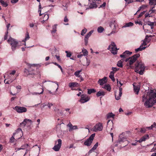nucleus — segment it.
<instances>
[{
	"label": "nucleus",
	"instance_id": "f257e3e1",
	"mask_svg": "<svg viewBox=\"0 0 156 156\" xmlns=\"http://www.w3.org/2000/svg\"><path fill=\"white\" fill-rule=\"evenodd\" d=\"M142 101L144 102V105L147 108L151 107L156 103V93L152 90L144 94L142 97Z\"/></svg>",
	"mask_w": 156,
	"mask_h": 156
},
{
	"label": "nucleus",
	"instance_id": "f03ea898",
	"mask_svg": "<svg viewBox=\"0 0 156 156\" xmlns=\"http://www.w3.org/2000/svg\"><path fill=\"white\" fill-rule=\"evenodd\" d=\"M135 71L140 75L144 74L145 66L144 64L141 61H137L135 64Z\"/></svg>",
	"mask_w": 156,
	"mask_h": 156
},
{
	"label": "nucleus",
	"instance_id": "7ed1b4c3",
	"mask_svg": "<svg viewBox=\"0 0 156 156\" xmlns=\"http://www.w3.org/2000/svg\"><path fill=\"white\" fill-rule=\"evenodd\" d=\"M7 41L11 45V49L13 51H14L20 46L19 42L16 39L12 37H10L8 40Z\"/></svg>",
	"mask_w": 156,
	"mask_h": 156
},
{
	"label": "nucleus",
	"instance_id": "20e7f679",
	"mask_svg": "<svg viewBox=\"0 0 156 156\" xmlns=\"http://www.w3.org/2000/svg\"><path fill=\"white\" fill-rule=\"evenodd\" d=\"M140 55L139 54H136L130 57L126 58L125 61L127 62V65L129 66L130 67H132V65L137 60Z\"/></svg>",
	"mask_w": 156,
	"mask_h": 156
},
{
	"label": "nucleus",
	"instance_id": "39448f33",
	"mask_svg": "<svg viewBox=\"0 0 156 156\" xmlns=\"http://www.w3.org/2000/svg\"><path fill=\"white\" fill-rule=\"evenodd\" d=\"M34 86L36 90H38V89H41V92H33L32 93L33 95H37V94H42L44 92V90L43 88V87L42 86L40 83H35L34 85Z\"/></svg>",
	"mask_w": 156,
	"mask_h": 156
},
{
	"label": "nucleus",
	"instance_id": "423d86ee",
	"mask_svg": "<svg viewBox=\"0 0 156 156\" xmlns=\"http://www.w3.org/2000/svg\"><path fill=\"white\" fill-rule=\"evenodd\" d=\"M95 136V134H92L86 140L84 143V145L87 146H90L92 143L94 137Z\"/></svg>",
	"mask_w": 156,
	"mask_h": 156
},
{
	"label": "nucleus",
	"instance_id": "0eeeda50",
	"mask_svg": "<svg viewBox=\"0 0 156 156\" xmlns=\"http://www.w3.org/2000/svg\"><path fill=\"white\" fill-rule=\"evenodd\" d=\"M108 49L111 51V52L115 55L117 54L118 49L116 47L115 44L113 42H112L111 44L109 46Z\"/></svg>",
	"mask_w": 156,
	"mask_h": 156
},
{
	"label": "nucleus",
	"instance_id": "6e6552de",
	"mask_svg": "<svg viewBox=\"0 0 156 156\" xmlns=\"http://www.w3.org/2000/svg\"><path fill=\"white\" fill-rule=\"evenodd\" d=\"M108 49L111 51V52L115 55L117 54L118 49L116 47L115 44L113 42H112L111 44L109 46Z\"/></svg>",
	"mask_w": 156,
	"mask_h": 156
},
{
	"label": "nucleus",
	"instance_id": "1a4fd4ad",
	"mask_svg": "<svg viewBox=\"0 0 156 156\" xmlns=\"http://www.w3.org/2000/svg\"><path fill=\"white\" fill-rule=\"evenodd\" d=\"M14 109L16 110L18 113H20L25 112L27 111V108L23 107L16 106L14 108Z\"/></svg>",
	"mask_w": 156,
	"mask_h": 156
},
{
	"label": "nucleus",
	"instance_id": "9d476101",
	"mask_svg": "<svg viewBox=\"0 0 156 156\" xmlns=\"http://www.w3.org/2000/svg\"><path fill=\"white\" fill-rule=\"evenodd\" d=\"M58 144L55 145L52 149L55 151H57L59 150L62 145V141L61 139H58L57 140Z\"/></svg>",
	"mask_w": 156,
	"mask_h": 156
},
{
	"label": "nucleus",
	"instance_id": "9b49d317",
	"mask_svg": "<svg viewBox=\"0 0 156 156\" xmlns=\"http://www.w3.org/2000/svg\"><path fill=\"white\" fill-rule=\"evenodd\" d=\"M81 97V99L79 101L81 103L87 102L90 99V98L85 95H82Z\"/></svg>",
	"mask_w": 156,
	"mask_h": 156
},
{
	"label": "nucleus",
	"instance_id": "f8f14e48",
	"mask_svg": "<svg viewBox=\"0 0 156 156\" xmlns=\"http://www.w3.org/2000/svg\"><path fill=\"white\" fill-rule=\"evenodd\" d=\"M21 132L22 130L21 129H18L15 132L13 133L12 136L11 137L10 140V142L11 143H13L14 142L15 140L14 137L15 135H17L19 133H20Z\"/></svg>",
	"mask_w": 156,
	"mask_h": 156
},
{
	"label": "nucleus",
	"instance_id": "ddd939ff",
	"mask_svg": "<svg viewBox=\"0 0 156 156\" xmlns=\"http://www.w3.org/2000/svg\"><path fill=\"white\" fill-rule=\"evenodd\" d=\"M30 68H29V73H33V75L35 74V70L37 69L35 64H32L29 65Z\"/></svg>",
	"mask_w": 156,
	"mask_h": 156
},
{
	"label": "nucleus",
	"instance_id": "4468645a",
	"mask_svg": "<svg viewBox=\"0 0 156 156\" xmlns=\"http://www.w3.org/2000/svg\"><path fill=\"white\" fill-rule=\"evenodd\" d=\"M107 81V77H104L103 78L101 79H100L98 81V83L100 84L101 86H103L104 84H105Z\"/></svg>",
	"mask_w": 156,
	"mask_h": 156
},
{
	"label": "nucleus",
	"instance_id": "2eb2a0df",
	"mask_svg": "<svg viewBox=\"0 0 156 156\" xmlns=\"http://www.w3.org/2000/svg\"><path fill=\"white\" fill-rule=\"evenodd\" d=\"M132 53V52H130L129 51H126L122 55H120V57L121 58H125L128 56V55H130Z\"/></svg>",
	"mask_w": 156,
	"mask_h": 156
},
{
	"label": "nucleus",
	"instance_id": "dca6fc26",
	"mask_svg": "<svg viewBox=\"0 0 156 156\" xmlns=\"http://www.w3.org/2000/svg\"><path fill=\"white\" fill-rule=\"evenodd\" d=\"M122 88L120 87H119V95L117 96L116 94V93H115V99L116 100H119L120 99V97L121 96L122 93Z\"/></svg>",
	"mask_w": 156,
	"mask_h": 156
},
{
	"label": "nucleus",
	"instance_id": "f3484780",
	"mask_svg": "<svg viewBox=\"0 0 156 156\" xmlns=\"http://www.w3.org/2000/svg\"><path fill=\"white\" fill-rule=\"evenodd\" d=\"M117 23L115 20H112L110 23V26L113 30H115L116 28Z\"/></svg>",
	"mask_w": 156,
	"mask_h": 156
},
{
	"label": "nucleus",
	"instance_id": "a211bd4d",
	"mask_svg": "<svg viewBox=\"0 0 156 156\" xmlns=\"http://www.w3.org/2000/svg\"><path fill=\"white\" fill-rule=\"evenodd\" d=\"M149 138L148 135L147 134H146L142 136L140 140L137 141V142L139 143H141L143 141H145L146 139H148Z\"/></svg>",
	"mask_w": 156,
	"mask_h": 156
},
{
	"label": "nucleus",
	"instance_id": "6ab92c4d",
	"mask_svg": "<svg viewBox=\"0 0 156 156\" xmlns=\"http://www.w3.org/2000/svg\"><path fill=\"white\" fill-rule=\"evenodd\" d=\"M69 86L71 87L72 90H74L72 87H79V84L76 82H72L69 83Z\"/></svg>",
	"mask_w": 156,
	"mask_h": 156
},
{
	"label": "nucleus",
	"instance_id": "aec40b11",
	"mask_svg": "<svg viewBox=\"0 0 156 156\" xmlns=\"http://www.w3.org/2000/svg\"><path fill=\"white\" fill-rule=\"evenodd\" d=\"M102 87L109 91H110L111 90V86L109 84H105L102 86Z\"/></svg>",
	"mask_w": 156,
	"mask_h": 156
},
{
	"label": "nucleus",
	"instance_id": "412c9836",
	"mask_svg": "<svg viewBox=\"0 0 156 156\" xmlns=\"http://www.w3.org/2000/svg\"><path fill=\"white\" fill-rule=\"evenodd\" d=\"M115 72L113 71H111L109 75V77L113 81H115V79L114 77V74Z\"/></svg>",
	"mask_w": 156,
	"mask_h": 156
},
{
	"label": "nucleus",
	"instance_id": "4be33fe9",
	"mask_svg": "<svg viewBox=\"0 0 156 156\" xmlns=\"http://www.w3.org/2000/svg\"><path fill=\"white\" fill-rule=\"evenodd\" d=\"M133 88L134 92L136 93V94H138L140 90V88L138 87H136L133 85Z\"/></svg>",
	"mask_w": 156,
	"mask_h": 156
},
{
	"label": "nucleus",
	"instance_id": "5701e85b",
	"mask_svg": "<svg viewBox=\"0 0 156 156\" xmlns=\"http://www.w3.org/2000/svg\"><path fill=\"white\" fill-rule=\"evenodd\" d=\"M103 128V126L102 124L101 123H98V131H101Z\"/></svg>",
	"mask_w": 156,
	"mask_h": 156
},
{
	"label": "nucleus",
	"instance_id": "b1692460",
	"mask_svg": "<svg viewBox=\"0 0 156 156\" xmlns=\"http://www.w3.org/2000/svg\"><path fill=\"white\" fill-rule=\"evenodd\" d=\"M24 73L27 76L31 75H33V73H29V69H25Z\"/></svg>",
	"mask_w": 156,
	"mask_h": 156
},
{
	"label": "nucleus",
	"instance_id": "393cba45",
	"mask_svg": "<svg viewBox=\"0 0 156 156\" xmlns=\"http://www.w3.org/2000/svg\"><path fill=\"white\" fill-rule=\"evenodd\" d=\"M133 25V23L130 22L126 23L123 27H128L131 26H132Z\"/></svg>",
	"mask_w": 156,
	"mask_h": 156
},
{
	"label": "nucleus",
	"instance_id": "a878e982",
	"mask_svg": "<svg viewBox=\"0 0 156 156\" xmlns=\"http://www.w3.org/2000/svg\"><path fill=\"white\" fill-rule=\"evenodd\" d=\"M156 128V123L154 122L153 124H152L151 126L149 127H147L146 128L148 129H152L153 128Z\"/></svg>",
	"mask_w": 156,
	"mask_h": 156
},
{
	"label": "nucleus",
	"instance_id": "bb28decb",
	"mask_svg": "<svg viewBox=\"0 0 156 156\" xmlns=\"http://www.w3.org/2000/svg\"><path fill=\"white\" fill-rule=\"evenodd\" d=\"M146 47H141V46H140V47L135 49V51L136 52L139 51H141L145 49Z\"/></svg>",
	"mask_w": 156,
	"mask_h": 156
},
{
	"label": "nucleus",
	"instance_id": "cd10ccee",
	"mask_svg": "<svg viewBox=\"0 0 156 156\" xmlns=\"http://www.w3.org/2000/svg\"><path fill=\"white\" fill-rule=\"evenodd\" d=\"M106 94V92L100 90L98 91V96H104Z\"/></svg>",
	"mask_w": 156,
	"mask_h": 156
},
{
	"label": "nucleus",
	"instance_id": "c85d7f7f",
	"mask_svg": "<svg viewBox=\"0 0 156 156\" xmlns=\"http://www.w3.org/2000/svg\"><path fill=\"white\" fill-rule=\"evenodd\" d=\"M97 7V5L94 2H93L92 3H90L89 5V8L90 9H92L94 8H96Z\"/></svg>",
	"mask_w": 156,
	"mask_h": 156
},
{
	"label": "nucleus",
	"instance_id": "c756f323",
	"mask_svg": "<svg viewBox=\"0 0 156 156\" xmlns=\"http://www.w3.org/2000/svg\"><path fill=\"white\" fill-rule=\"evenodd\" d=\"M57 25L55 24L53 26L52 30L51 31V32L52 34L55 33L57 31Z\"/></svg>",
	"mask_w": 156,
	"mask_h": 156
},
{
	"label": "nucleus",
	"instance_id": "7c9ffc66",
	"mask_svg": "<svg viewBox=\"0 0 156 156\" xmlns=\"http://www.w3.org/2000/svg\"><path fill=\"white\" fill-rule=\"evenodd\" d=\"M87 90V93L89 94H91L92 93H95L96 92V90L94 89H88Z\"/></svg>",
	"mask_w": 156,
	"mask_h": 156
},
{
	"label": "nucleus",
	"instance_id": "2f4dec72",
	"mask_svg": "<svg viewBox=\"0 0 156 156\" xmlns=\"http://www.w3.org/2000/svg\"><path fill=\"white\" fill-rule=\"evenodd\" d=\"M82 71V70H79L76 72L74 73V75L78 77H80L81 76L80 75V73H81Z\"/></svg>",
	"mask_w": 156,
	"mask_h": 156
},
{
	"label": "nucleus",
	"instance_id": "473e14b6",
	"mask_svg": "<svg viewBox=\"0 0 156 156\" xmlns=\"http://www.w3.org/2000/svg\"><path fill=\"white\" fill-rule=\"evenodd\" d=\"M98 147V143H96L93 147L89 151L90 153L94 151Z\"/></svg>",
	"mask_w": 156,
	"mask_h": 156
},
{
	"label": "nucleus",
	"instance_id": "72a5a7b5",
	"mask_svg": "<svg viewBox=\"0 0 156 156\" xmlns=\"http://www.w3.org/2000/svg\"><path fill=\"white\" fill-rule=\"evenodd\" d=\"M115 116V115L112 112L109 113L107 115V117L108 118H113Z\"/></svg>",
	"mask_w": 156,
	"mask_h": 156
},
{
	"label": "nucleus",
	"instance_id": "f704fd0d",
	"mask_svg": "<svg viewBox=\"0 0 156 156\" xmlns=\"http://www.w3.org/2000/svg\"><path fill=\"white\" fill-rule=\"evenodd\" d=\"M149 1L150 5H156V0H149Z\"/></svg>",
	"mask_w": 156,
	"mask_h": 156
},
{
	"label": "nucleus",
	"instance_id": "c9c22d12",
	"mask_svg": "<svg viewBox=\"0 0 156 156\" xmlns=\"http://www.w3.org/2000/svg\"><path fill=\"white\" fill-rule=\"evenodd\" d=\"M0 3H1L3 6L5 7L7 6L8 5V4L6 2H5L2 0H0Z\"/></svg>",
	"mask_w": 156,
	"mask_h": 156
},
{
	"label": "nucleus",
	"instance_id": "e433bc0d",
	"mask_svg": "<svg viewBox=\"0 0 156 156\" xmlns=\"http://www.w3.org/2000/svg\"><path fill=\"white\" fill-rule=\"evenodd\" d=\"M54 83H56L57 85V87L56 88V90L55 91V92H51L50 90H48V91L49 93L52 94H55V93H56V91L58 89V83L57 82H54Z\"/></svg>",
	"mask_w": 156,
	"mask_h": 156
},
{
	"label": "nucleus",
	"instance_id": "4c0bfd02",
	"mask_svg": "<svg viewBox=\"0 0 156 156\" xmlns=\"http://www.w3.org/2000/svg\"><path fill=\"white\" fill-rule=\"evenodd\" d=\"M82 52L84 56H87L88 55V52L87 50L84 48H83L82 50Z\"/></svg>",
	"mask_w": 156,
	"mask_h": 156
},
{
	"label": "nucleus",
	"instance_id": "58836bf2",
	"mask_svg": "<svg viewBox=\"0 0 156 156\" xmlns=\"http://www.w3.org/2000/svg\"><path fill=\"white\" fill-rule=\"evenodd\" d=\"M48 18H49V15L47 14H45L44 15V17H43V23H44V21L47 20L48 19Z\"/></svg>",
	"mask_w": 156,
	"mask_h": 156
},
{
	"label": "nucleus",
	"instance_id": "ea45409f",
	"mask_svg": "<svg viewBox=\"0 0 156 156\" xmlns=\"http://www.w3.org/2000/svg\"><path fill=\"white\" fill-rule=\"evenodd\" d=\"M13 81V80L12 79H10L7 81L6 79H5L4 80V82L5 84H9L12 83Z\"/></svg>",
	"mask_w": 156,
	"mask_h": 156
},
{
	"label": "nucleus",
	"instance_id": "a19ab883",
	"mask_svg": "<svg viewBox=\"0 0 156 156\" xmlns=\"http://www.w3.org/2000/svg\"><path fill=\"white\" fill-rule=\"evenodd\" d=\"M104 30V29L103 27L101 26L98 27V32L101 33Z\"/></svg>",
	"mask_w": 156,
	"mask_h": 156
},
{
	"label": "nucleus",
	"instance_id": "79ce46f5",
	"mask_svg": "<svg viewBox=\"0 0 156 156\" xmlns=\"http://www.w3.org/2000/svg\"><path fill=\"white\" fill-rule=\"evenodd\" d=\"M93 30L90 31L85 36V37L88 39L89 37L91 36V34L93 33Z\"/></svg>",
	"mask_w": 156,
	"mask_h": 156
},
{
	"label": "nucleus",
	"instance_id": "37998d69",
	"mask_svg": "<svg viewBox=\"0 0 156 156\" xmlns=\"http://www.w3.org/2000/svg\"><path fill=\"white\" fill-rule=\"evenodd\" d=\"M41 3H40L39 5V10L38 12H40L39 13V16H41L43 13H41Z\"/></svg>",
	"mask_w": 156,
	"mask_h": 156
},
{
	"label": "nucleus",
	"instance_id": "c03bdc74",
	"mask_svg": "<svg viewBox=\"0 0 156 156\" xmlns=\"http://www.w3.org/2000/svg\"><path fill=\"white\" fill-rule=\"evenodd\" d=\"M117 66L119 67H122V62L121 60L117 62Z\"/></svg>",
	"mask_w": 156,
	"mask_h": 156
},
{
	"label": "nucleus",
	"instance_id": "a18cd8bd",
	"mask_svg": "<svg viewBox=\"0 0 156 156\" xmlns=\"http://www.w3.org/2000/svg\"><path fill=\"white\" fill-rule=\"evenodd\" d=\"M53 105V104L51 103H48V104H45L43 105V107H45L46 106H47L48 108L50 109L51 108V106Z\"/></svg>",
	"mask_w": 156,
	"mask_h": 156
},
{
	"label": "nucleus",
	"instance_id": "49530a36",
	"mask_svg": "<svg viewBox=\"0 0 156 156\" xmlns=\"http://www.w3.org/2000/svg\"><path fill=\"white\" fill-rule=\"evenodd\" d=\"M78 129L77 126H73L72 128L71 129H69V131H72L74 129Z\"/></svg>",
	"mask_w": 156,
	"mask_h": 156
},
{
	"label": "nucleus",
	"instance_id": "de8ad7c7",
	"mask_svg": "<svg viewBox=\"0 0 156 156\" xmlns=\"http://www.w3.org/2000/svg\"><path fill=\"white\" fill-rule=\"evenodd\" d=\"M30 38L29 33L27 32L26 34V37L25 38V40H23V41L25 42L27 40H28Z\"/></svg>",
	"mask_w": 156,
	"mask_h": 156
},
{
	"label": "nucleus",
	"instance_id": "09e8293b",
	"mask_svg": "<svg viewBox=\"0 0 156 156\" xmlns=\"http://www.w3.org/2000/svg\"><path fill=\"white\" fill-rule=\"evenodd\" d=\"M87 30L86 28H84L82 30L81 34L82 35H83L87 32Z\"/></svg>",
	"mask_w": 156,
	"mask_h": 156
},
{
	"label": "nucleus",
	"instance_id": "8fccbe9b",
	"mask_svg": "<svg viewBox=\"0 0 156 156\" xmlns=\"http://www.w3.org/2000/svg\"><path fill=\"white\" fill-rule=\"evenodd\" d=\"M65 52L66 53V56L70 57L72 55V53L70 52H69L68 51H66Z\"/></svg>",
	"mask_w": 156,
	"mask_h": 156
},
{
	"label": "nucleus",
	"instance_id": "3c124183",
	"mask_svg": "<svg viewBox=\"0 0 156 156\" xmlns=\"http://www.w3.org/2000/svg\"><path fill=\"white\" fill-rule=\"evenodd\" d=\"M27 122V119H26L24 120L23 122L21 123L20 124L21 125H23V126H24L26 125Z\"/></svg>",
	"mask_w": 156,
	"mask_h": 156
},
{
	"label": "nucleus",
	"instance_id": "603ef678",
	"mask_svg": "<svg viewBox=\"0 0 156 156\" xmlns=\"http://www.w3.org/2000/svg\"><path fill=\"white\" fill-rule=\"evenodd\" d=\"M63 123H60V124H58L57 126H56V129L57 130H59L61 129V125Z\"/></svg>",
	"mask_w": 156,
	"mask_h": 156
},
{
	"label": "nucleus",
	"instance_id": "864d4df0",
	"mask_svg": "<svg viewBox=\"0 0 156 156\" xmlns=\"http://www.w3.org/2000/svg\"><path fill=\"white\" fill-rule=\"evenodd\" d=\"M146 129H147V128H146H146H141L140 132L141 133H144L146 132Z\"/></svg>",
	"mask_w": 156,
	"mask_h": 156
},
{
	"label": "nucleus",
	"instance_id": "5fc2aeb1",
	"mask_svg": "<svg viewBox=\"0 0 156 156\" xmlns=\"http://www.w3.org/2000/svg\"><path fill=\"white\" fill-rule=\"evenodd\" d=\"M154 147L151 149V152L156 151V143L154 144Z\"/></svg>",
	"mask_w": 156,
	"mask_h": 156
},
{
	"label": "nucleus",
	"instance_id": "6e6d98bb",
	"mask_svg": "<svg viewBox=\"0 0 156 156\" xmlns=\"http://www.w3.org/2000/svg\"><path fill=\"white\" fill-rule=\"evenodd\" d=\"M147 24L148 25L150 26H152L154 25V23L153 22L149 21L147 22Z\"/></svg>",
	"mask_w": 156,
	"mask_h": 156
},
{
	"label": "nucleus",
	"instance_id": "4d7b16f0",
	"mask_svg": "<svg viewBox=\"0 0 156 156\" xmlns=\"http://www.w3.org/2000/svg\"><path fill=\"white\" fill-rule=\"evenodd\" d=\"M119 142H124V141H126V139L124 137H122V138H120L119 140Z\"/></svg>",
	"mask_w": 156,
	"mask_h": 156
},
{
	"label": "nucleus",
	"instance_id": "13d9d810",
	"mask_svg": "<svg viewBox=\"0 0 156 156\" xmlns=\"http://www.w3.org/2000/svg\"><path fill=\"white\" fill-rule=\"evenodd\" d=\"M8 34V31H7V32L5 33V35L4 36V40H6L7 39Z\"/></svg>",
	"mask_w": 156,
	"mask_h": 156
},
{
	"label": "nucleus",
	"instance_id": "bf43d9fd",
	"mask_svg": "<svg viewBox=\"0 0 156 156\" xmlns=\"http://www.w3.org/2000/svg\"><path fill=\"white\" fill-rule=\"evenodd\" d=\"M28 144H27L26 145H25L24 146H22V148H18L17 149V150H20L21 149H24L25 148V146H27V147L28 146Z\"/></svg>",
	"mask_w": 156,
	"mask_h": 156
},
{
	"label": "nucleus",
	"instance_id": "052dcab7",
	"mask_svg": "<svg viewBox=\"0 0 156 156\" xmlns=\"http://www.w3.org/2000/svg\"><path fill=\"white\" fill-rule=\"evenodd\" d=\"M112 69L113 70L112 71H113L115 73L116 72L118 71L119 69H117L115 67H112Z\"/></svg>",
	"mask_w": 156,
	"mask_h": 156
},
{
	"label": "nucleus",
	"instance_id": "680f3d73",
	"mask_svg": "<svg viewBox=\"0 0 156 156\" xmlns=\"http://www.w3.org/2000/svg\"><path fill=\"white\" fill-rule=\"evenodd\" d=\"M106 5V2H104L103 3L102 5H100V6L98 8H104V7H105V6Z\"/></svg>",
	"mask_w": 156,
	"mask_h": 156
},
{
	"label": "nucleus",
	"instance_id": "e2e57ef3",
	"mask_svg": "<svg viewBox=\"0 0 156 156\" xmlns=\"http://www.w3.org/2000/svg\"><path fill=\"white\" fill-rule=\"evenodd\" d=\"M136 24H138L139 25H143L142 22L141 21H136L135 22Z\"/></svg>",
	"mask_w": 156,
	"mask_h": 156
},
{
	"label": "nucleus",
	"instance_id": "0e129e2a",
	"mask_svg": "<svg viewBox=\"0 0 156 156\" xmlns=\"http://www.w3.org/2000/svg\"><path fill=\"white\" fill-rule=\"evenodd\" d=\"M128 4L131 3L133 2L134 0H124Z\"/></svg>",
	"mask_w": 156,
	"mask_h": 156
},
{
	"label": "nucleus",
	"instance_id": "69168bd1",
	"mask_svg": "<svg viewBox=\"0 0 156 156\" xmlns=\"http://www.w3.org/2000/svg\"><path fill=\"white\" fill-rule=\"evenodd\" d=\"M46 8L45 7H43L42 8V12H43V15L44 14V12H46L47 11V10H46L45 9Z\"/></svg>",
	"mask_w": 156,
	"mask_h": 156
},
{
	"label": "nucleus",
	"instance_id": "338daca9",
	"mask_svg": "<svg viewBox=\"0 0 156 156\" xmlns=\"http://www.w3.org/2000/svg\"><path fill=\"white\" fill-rule=\"evenodd\" d=\"M149 38V36L148 35H147L146 37L145 38L143 41H145L146 43L148 39V38Z\"/></svg>",
	"mask_w": 156,
	"mask_h": 156
},
{
	"label": "nucleus",
	"instance_id": "774afa93",
	"mask_svg": "<svg viewBox=\"0 0 156 156\" xmlns=\"http://www.w3.org/2000/svg\"><path fill=\"white\" fill-rule=\"evenodd\" d=\"M88 39L87 38H85H85L84 41H85V44L86 45H87V44L88 42Z\"/></svg>",
	"mask_w": 156,
	"mask_h": 156
}]
</instances>
